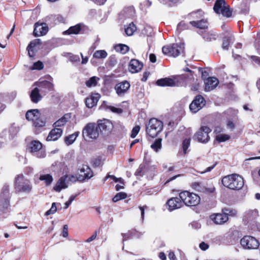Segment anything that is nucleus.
Here are the masks:
<instances>
[{
    "label": "nucleus",
    "instance_id": "nucleus-50",
    "mask_svg": "<svg viewBox=\"0 0 260 260\" xmlns=\"http://www.w3.org/2000/svg\"><path fill=\"white\" fill-rule=\"evenodd\" d=\"M85 84L88 87L96 86L97 85L96 77L93 76L90 78L87 81H86Z\"/></svg>",
    "mask_w": 260,
    "mask_h": 260
},
{
    "label": "nucleus",
    "instance_id": "nucleus-33",
    "mask_svg": "<svg viewBox=\"0 0 260 260\" xmlns=\"http://www.w3.org/2000/svg\"><path fill=\"white\" fill-rule=\"evenodd\" d=\"M189 24L192 26L200 29L207 28L208 25L207 20L203 19L198 21H191Z\"/></svg>",
    "mask_w": 260,
    "mask_h": 260
},
{
    "label": "nucleus",
    "instance_id": "nucleus-30",
    "mask_svg": "<svg viewBox=\"0 0 260 260\" xmlns=\"http://www.w3.org/2000/svg\"><path fill=\"white\" fill-rule=\"evenodd\" d=\"M71 113H66L64 114L60 118H59L58 120H57L53 124V127L58 128L59 127L64 126V125H66L67 122L71 119Z\"/></svg>",
    "mask_w": 260,
    "mask_h": 260
},
{
    "label": "nucleus",
    "instance_id": "nucleus-4",
    "mask_svg": "<svg viewBox=\"0 0 260 260\" xmlns=\"http://www.w3.org/2000/svg\"><path fill=\"white\" fill-rule=\"evenodd\" d=\"M179 197L182 200L183 204L188 207L197 206L201 202V198L198 194L187 190L181 191Z\"/></svg>",
    "mask_w": 260,
    "mask_h": 260
},
{
    "label": "nucleus",
    "instance_id": "nucleus-13",
    "mask_svg": "<svg viewBox=\"0 0 260 260\" xmlns=\"http://www.w3.org/2000/svg\"><path fill=\"white\" fill-rule=\"evenodd\" d=\"M206 104V101L201 95H197L189 105V109L192 112L196 113L202 109Z\"/></svg>",
    "mask_w": 260,
    "mask_h": 260
},
{
    "label": "nucleus",
    "instance_id": "nucleus-6",
    "mask_svg": "<svg viewBox=\"0 0 260 260\" xmlns=\"http://www.w3.org/2000/svg\"><path fill=\"white\" fill-rule=\"evenodd\" d=\"M95 123L100 135L103 137H107L111 134L113 128V125L110 120L107 119H99Z\"/></svg>",
    "mask_w": 260,
    "mask_h": 260
},
{
    "label": "nucleus",
    "instance_id": "nucleus-3",
    "mask_svg": "<svg viewBox=\"0 0 260 260\" xmlns=\"http://www.w3.org/2000/svg\"><path fill=\"white\" fill-rule=\"evenodd\" d=\"M163 128L162 121L155 118H152L146 124V133L150 137L154 138L158 135Z\"/></svg>",
    "mask_w": 260,
    "mask_h": 260
},
{
    "label": "nucleus",
    "instance_id": "nucleus-32",
    "mask_svg": "<svg viewBox=\"0 0 260 260\" xmlns=\"http://www.w3.org/2000/svg\"><path fill=\"white\" fill-rule=\"evenodd\" d=\"M82 24L78 23L74 26H72L70 27L68 29L63 31V35H78L80 34L81 29H82Z\"/></svg>",
    "mask_w": 260,
    "mask_h": 260
},
{
    "label": "nucleus",
    "instance_id": "nucleus-39",
    "mask_svg": "<svg viewBox=\"0 0 260 260\" xmlns=\"http://www.w3.org/2000/svg\"><path fill=\"white\" fill-rule=\"evenodd\" d=\"M115 49L117 52H119L122 54L126 53L129 49V47L125 44H119L115 46Z\"/></svg>",
    "mask_w": 260,
    "mask_h": 260
},
{
    "label": "nucleus",
    "instance_id": "nucleus-54",
    "mask_svg": "<svg viewBox=\"0 0 260 260\" xmlns=\"http://www.w3.org/2000/svg\"><path fill=\"white\" fill-rule=\"evenodd\" d=\"M140 130V126L139 125H136L135 127H134L132 131L131 137L132 138H135L139 133Z\"/></svg>",
    "mask_w": 260,
    "mask_h": 260
},
{
    "label": "nucleus",
    "instance_id": "nucleus-19",
    "mask_svg": "<svg viewBox=\"0 0 260 260\" xmlns=\"http://www.w3.org/2000/svg\"><path fill=\"white\" fill-rule=\"evenodd\" d=\"M178 80L177 78L173 79L171 78H164L157 80L156 84L159 86H169L173 87L178 85Z\"/></svg>",
    "mask_w": 260,
    "mask_h": 260
},
{
    "label": "nucleus",
    "instance_id": "nucleus-31",
    "mask_svg": "<svg viewBox=\"0 0 260 260\" xmlns=\"http://www.w3.org/2000/svg\"><path fill=\"white\" fill-rule=\"evenodd\" d=\"M40 91H41L38 87H35L31 90L30 98L32 103L37 104L42 100V96Z\"/></svg>",
    "mask_w": 260,
    "mask_h": 260
},
{
    "label": "nucleus",
    "instance_id": "nucleus-11",
    "mask_svg": "<svg viewBox=\"0 0 260 260\" xmlns=\"http://www.w3.org/2000/svg\"><path fill=\"white\" fill-rule=\"evenodd\" d=\"M190 186L194 191L206 194L213 193L216 190L213 185L207 187L202 182L194 181L191 183Z\"/></svg>",
    "mask_w": 260,
    "mask_h": 260
},
{
    "label": "nucleus",
    "instance_id": "nucleus-12",
    "mask_svg": "<svg viewBox=\"0 0 260 260\" xmlns=\"http://www.w3.org/2000/svg\"><path fill=\"white\" fill-rule=\"evenodd\" d=\"M42 147V144L38 140L31 141L29 145V151L39 158H43L46 156V152Z\"/></svg>",
    "mask_w": 260,
    "mask_h": 260
},
{
    "label": "nucleus",
    "instance_id": "nucleus-29",
    "mask_svg": "<svg viewBox=\"0 0 260 260\" xmlns=\"http://www.w3.org/2000/svg\"><path fill=\"white\" fill-rule=\"evenodd\" d=\"M41 113L38 109H31L28 110L25 114L26 119L28 121H34L40 116Z\"/></svg>",
    "mask_w": 260,
    "mask_h": 260
},
{
    "label": "nucleus",
    "instance_id": "nucleus-61",
    "mask_svg": "<svg viewBox=\"0 0 260 260\" xmlns=\"http://www.w3.org/2000/svg\"><path fill=\"white\" fill-rule=\"evenodd\" d=\"M68 178H69L68 180L72 182H75L77 181H79L78 175H77V174L76 176H75L73 175H71L68 176Z\"/></svg>",
    "mask_w": 260,
    "mask_h": 260
},
{
    "label": "nucleus",
    "instance_id": "nucleus-2",
    "mask_svg": "<svg viewBox=\"0 0 260 260\" xmlns=\"http://www.w3.org/2000/svg\"><path fill=\"white\" fill-rule=\"evenodd\" d=\"M14 188L16 193H29L32 188L30 181L23 174L17 175L14 180Z\"/></svg>",
    "mask_w": 260,
    "mask_h": 260
},
{
    "label": "nucleus",
    "instance_id": "nucleus-62",
    "mask_svg": "<svg viewBox=\"0 0 260 260\" xmlns=\"http://www.w3.org/2000/svg\"><path fill=\"white\" fill-rule=\"evenodd\" d=\"M62 236L66 238L68 236V226L67 224L64 225L62 230Z\"/></svg>",
    "mask_w": 260,
    "mask_h": 260
},
{
    "label": "nucleus",
    "instance_id": "nucleus-28",
    "mask_svg": "<svg viewBox=\"0 0 260 260\" xmlns=\"http://www.w3.org/2000/svg\"><path fill=\"white\" fill-rule=\"evenodd\" d=\"M68 177V175H66L61 177L57 183L54 187V190L57 192H60L62 189H64L68 187V185L66 184V180Z\"/></svg>",
    "mask_w": 260,
    "mask_h": 260
},
{
    "label": "nucleus",
    "instance_id": "nucleus-9",
    "mask_svg": "<svg viewBox=\"0 0 260 260\" xmlns=\"http://www.w3.org/2000/svg\"><path fill=\"white\" fill-rule=\"evenodd\" d=\"M77 170L79 182H83L93 176V171L86 164L78 165Z\"/></svg>",
    "mask_w": 260,
    "mask_h": 260
},
{
    "label": "nucleus",
    "instance_id": "nucleus-34",
    "mask_svg": "<svg viewBox=\"0 0 260 260\" xmlns=\"http://www.w3.org/2000/svg\"><path fill=\"white\" fill-rule=\"evenodd\" d=\"M218 35L212 31H207L204 33L203 38L205 41L212 42L214 41L218 38Z\"/></svg>",
    "mask_w": 260,
    "mask_h": 260
},
{
    "label": "nucleus",
    "instance_id": "nucleus-27",
    "mask_svg": "<svg viewBox=\"0 0 260 260\" xmlns=\"http://www.w3.org/2000/svg\"><path fill=\"white\" fill-rule=\"evenodd\" d=\"M42 44L41 40L40 39H35L31 41L27 47L26 50L28 51V55L30 57H33L35 55L34 48L38 45Z\"/></svg>",
    "mask_w": 260,
    "mask_h": 260
},
{
    "label": "nucleus",
    "instance_id": "nucleus-59",
    "mask_svg": "<svg viewBox=\"0 0 260 260\" xmlns=\"http://www.w3.org/2000/svg\"><path fill=\"white\" fill-rule=\"evenodd\" d=\"M139 209L141 211V218L142 219H144V215H145V210L148 208V207L146 205H144L143 206H140L139 207Z\"/></svg>",
    "mask_w": 260,
    "mask_h": 260
},
{
    "label": "nucleus",
    "instance_id": "nucleus-48",
    "mask_svg": "<svg viewBox=\"0 0 260 260\" xmlns=\"http://www.w3.org/2000/svg\"><path fill=\"white\" fill-rule=\"evenodd\" d=\"M189 25L184 21H180L177 25V30L179 32L189 29Z\"/></svg>",
    "mask_w": 260,
    "mask_h": 260
},
{
    "label": "nucleus",
    "instance_id": "nucleus-25",
    "mask_svg": "<svg viewBox=\"0 0 260 260\" xmlns=\"http://www.w3.org/2000/svg\"><path fill=\"white\" fill-rule=\"evenodd\" d=\"M38 86L42 93H46L54 90V84L47 80L40 81L38 83Z\"/></svg>",
    "mask_w": 260,
    "mask_h": 260
},
{
    "label": "nucleus",
    "instance_id": "nucleus-58",
    "mask_svg": "<svg viewBox=\"0 0 260 260\" xmlns=\"http://www.w3.org/2000/svg\"><path fill=\"white\" fill-rule=\"evenodd\" d=\"M2 194H3L4 196H5L6 197H10L9 186L8 185H5L3 186Z\"/></svg>",
    "mask_w": 260,
    "mask_h": 260
},
{
    "label": "nucleus",
    "instance_id": "nucleus-5",
    "mask_svg": "<svg viewBox=\"0 0 260 260\" xmlns=\"http://www.w3.org/2000/svg\"><path fill=\"white\" fill-rule=\"evenodd\" d=\"M82 135L86 141H92L96 140L99 136V131L95 123L90 122L85 125L82 129Z\"/></svg>",
    "mask_w": 260,
    "mask_h": 260
},
{
    "label": "nucleus",
    "instance_id": "nucleus-49",
    "mask_svg": "<svg viewBox=\"0 0 260 260\" xmlns=\"http://www.w3.org/2000/svg\"><path fill=\"white\" fill-rule=\"evenodd\" d=\"M230 138V136L229 135L220 134L216 136L215 140L219 143H221L229 140Z\"/></svg>",
    "mask_w": 260,
    "mask_h": 260
},
{
    "label": "nucleus",
    "instance_id": "nucleus-51",
    "mask_svg": "<svg viewBox=\"0 0 260 260\" xmlns=\"http://www.w3.org/2000/svg\"><path fill=\"white\" fill-rule=\"evenodd\" d=\"M188 17L194 19H199L203 16V12L202 10H198L196 12H192L188 14Z\"/></svg>",
    "mask_w": 260,
    "mask_h": 260
},
{
    "label": "nucleus",
    "instance_id": "nucleus-8",
    "mask_svg": "<svg viewBox=\"0 0 260 260\" xmlns=\"http://www.w3.org/2000/svg\"><path fill=\"white\" fill-rule=\"evenodd\" d=\"M211 129L207 126H202L199 130L194 134L193 139L194 140L201 143H207L210 140L209 134L211 132Z\"/></svg>",
    "mask_w": 260,
    "mask_h": 260
},
{
    "label": "nucleus",
    "instance_id": "nucleus-56",
    "mask_svg": "<svg viewBox=\"0 0 260 260\" xmlns=\"http://www.w3.org/2000/svg\"><path fill=\"white\" fill-rule=\"evenodd\" d=\"M91 164L94 167H99L102 164V159L100 157L95 158L92 160Z\"/></svg>",
    "mask_w": 260,
    "mask_h": 260
},
{
    "label": "nucleus",
    "instance_id": "nucleus-41",
    "mask_svg": "<svg viewBox=\"0 0 260 260\" xmlns=\"http://www.w3.org/2000/svg\"><path fill=\"white\" fill-rule=\"evenodd\" d=\"M161 138H159L156 139L154 142L151 145V148L155 151L157 152L159 149L161 148Z\"/></svg>",
    "mask_w": 260,
    "mask_h": 260
},
{
    "label": "nucleus",
    "instance_id": "nucleus-7",
    "mask_svg": "<svg viewBox=\"0 0 260 260\" xmlns=\"http://www.w3.org/2000/svg\"><path fill=\"white\" fill-rule=\"evenodd\" d=\"M183 44H173L170 45L165 46L162 48V52L169 56L176 57L184 52Z\"/></svg>",
    "mask_w": 260,
    "mask_h": 260
},
{
    "label": "nucleus",
    "instance_id": "nucleus-53",
    "mask_svg": "<svg viewBox=\"0 0 260 260\" xmlns=\"http://www.w3.org/2000/svg\"><path fill=\"white\" fill-rule=\"evenodd\" d=\"M144 192L146 195H152L154 193H157V190L155 189V187L153 188H147L145 187L144 189Z\"/></svg>",
    "mask_w": 260,
    "mask_h": 260
},
{
    "label": "nucleus",
    "instance_id": "nucleus-14",
    "mask_svg": "<svg viewBox=\"0 0 260 260\" xmlns=\"http://www.w3.org/2000/svg\"><path fill=\"white\" fill-rule=\"evenodd\" d=\"M222 35V43L221 47L224 50H228L235 41L234 36L230 31L228 30L224 31Z\"/></svg>",
    "mask_w": 260,
    "mask_h": 260
},
{
    "label": "nucleus",
    "instance_id": "nucleus-57",
    "mask_svg": "<svg viewBox=\"0 0 260 260\" xmlns=\"http://www.w3.org/2000/svg\"><path fill=\"white\" fill-rule=\"evenodd\" d=\"M199 71L201 72L202 79L206 81V79L208 78V72L204 69L201 68H199Z\"/></svg>",
    "mask_w": 260,
    "mask_h": 260
},
{
    "label": "nucleus",
    "instance_id": "nucleus-20",
    "mask_svg": "<svg viewBox=\"0 0 260 260\" xmlns=\"http://www.w3.org/2000/svg\"><path fill=\"white\" fill-rule=\"evenodd\" d=\"M210 217L216 224H223L229 220L228 216L222 211L221 213L212 214Z\"/></svg>",
    "mask_w": 260,
    "mask_h": 260
},
{
    "label": "nucleus",
    "instance_id": "nucleus-36",
    "mask_svg": "<svg viewBox=\"0 0 260 260\" xmlns=\"http://www.w3.org/2000/svg\"><path fill=\"white\" fill-rule=\"evenodd\" d=\"M225 5L226 3L224 0H216L213 7L214 11L216 13L220 14V11Z\"/></svg>",
    "mask_w": 260,
    "mask_h": 260
},
{
    "label": "nucleus",
    "instance_id": "nucleus-37",
    "mask_svg": "<svg viewBox=\"0 0 260 260\" xmlns=\"http://www.w3.org/2000/svg\"><path fill=\"white\" fill-rule=\"evenodd\" d=\"M136 30L137 27L134 22H131L126 27H125V34L128 36L133 35Z\"/></svg>",
    "mask_w": 260,
    "mask_h": 260
},
{
    "label": "nucleus",
    "instance_id": "nucleus-47",
    "mask_svg": "<svg viewBox=\"0 0 260 260\" xmlns=\"http://www.w3.org/2000/svg\"><path fill=\"white\" fill-rule=\"evenodd\" d=\"M127 197V194L124 192H120L116 194L113 198V202H117L121 200L124 199Z\"/></svg>",
    "mask_w": 260,
    "mask_h": 260
},
{
    "label": "nucleus",
    "instance_id": "nucleus-40",
    "mask_svg": "<svg viewBox=\"0 0 260 260\" xmlns=\"http://www.w3.org/2000/svg\"><path fill=\"white\" fill-rule=\"evenodd\" d=\"M107 52L104 50H96L93 54V57L96 59H104L107 57Z\"/></svg>",
    "mask_w": 260,
    "mask_h": 260
},
{
    "label": "nucleus",
    "instance_id": "nucleus-45",
    "mask_svg": "<svg viewBox=\"0 0 260 260\" xmlns=\"http://www.w3.org/2000/svg\"><path fill=\"white\" fill-rule=\"evenodd\" d=\"M106 102L105 101L103 102V103L102 105V107H106L105 108L106 109H109L112 112L116 113H121L122 112V109L121 108H116L114 106H106Z\"/></svg>",
    "mask_w": 260,
    "mask_h": 260
},
{
    "label": "nucleus",
    "instance_id": "nucleus-64",
    "mask_svg": "<svg viewBox=\"0 0 260 260\" xmlns=\"http://www.w3.org/2000/svg\"><path fill=\"white\" fill-rule=\"evenodd\" d=\"M226 125L227 127L231 130H233L235 127L234 123L231 120H228L227 121Z\"/></svg>",
    "mask_w": 260,
    "mask_h": 260
},
{
    "label": "nucleus",
    "instance_id": "nucleus-16",
    "mask_svg": "<svg viewBox=\"0 0 260 260\" xmlns=\"http://www.w3.org/2000/svg\"><path fill=\"white\" fill-rule=\"evenodd\" d=\"M152 169H154V168L150 165V161L144 159L143 163L140 165L139 168L136 171L135 175L142 177Z\"/></svg>",
    "mask_w": 260,
    "mask_h": 260
},
{
    "label": "nucleus",
    "instance_id": "nucleus-10",
    "mask_svg": "<svg viewBox=\"0 0 260 260\" xmlns=\"http://www.w3.org/2000/svg\"><path fill=\"white\" fill-rule=\"evenodd\" d=\"M242 247L245 249H256L259 247L258 241L254 237L246 235L240 240Z\"/></svg>",
    "mask_w": 260,
    "mask_h": 260
},
{
    "label": "nucleus",
    "instance_id": "nucleus-15",
    "mask_svg": "<svg viewBox=\"0 0 260 260\" xmlns=\"http://www.w3.org/2000/svg\"><path fill=\"white\" fill-rule=\"evenodd\" d=\"M48 25L46 23L39 21L34 25L33 35L36 37L43 36L48 32Z\"/></svg>",
    "mask_w": 260,
    "mask_h": 260
},
{
    "label": "nucleus",
    "instance_id": "nucleus-44",
    "mask_svg": "<svg viewBox=\"0 0 260 260\" xmlns=\"http://www.w3.org/2000/svg\"><path fill=\"white\" fill-rule=\"evenodd\" d=\"M222 212L224 213L229 217V216L235 217L237 215V211L236 209L224 208L222 209Z\"/></svg>",
    "mask_w": 260,
    "mask_h": 260
},
{
    "label": "nucleus",
    "instance_id": "nucleus-22",
    "mask_svg": "<svg viewBox=\"0 0 260 260\" xmlns=\"http://www.w3.org/2000/svg\"><path fill=\"white\" fill-rule=\"evenodd\" d=\"M100 98V94L98 93H92L89 97L85 99L86 106L88 108H92L95 106Z\"/></svg>",
    "mask_w": 260,
    "mask_h": 260
},
{
    "label": "nucleus",
    "instance_id": "nucleus-46",
    "mask_svg": "<svg viewBox=\"0 0 260 260\" xmlns=\"http://www.w3.org/2000/svg\"><path fill=\"white\" fill-rule=\"evenodd\" d=\"M191 139L186 138L184 139L182 143V147L183 151L184 154H186L187 153V150L190 146Z\"/></svg>",
    "mask_w": 260,
    "mask_h": 260
},
{
    "label": "nucleus",
    "instance_id": "nucleus-18",
    "mask_svg": "<svg viewBox=\"0 0 260 260\" xmlns=\"http://www.w3.org/2000/svg\"><path fill=\"white\" fill-rule=\"evenodd\" d=\"M183 204L182 200L177 197H173L169 199L166 203L167 209L172 211L175 209L180 208L183 206Z\"/></svg>",
    "mask_w": 260,
    "mask_h": 260
},
{
    "label": "nucleus",
    "instance_id": "nucleus-38",
    "mask_svg": "<svg viewBox=\"0 0 260 260\" xmlns=\"http://www.w3.org/2000/svg\"><path fill=\"white\" fill-rule=\"evenodd\" d=\"M181 0H162L160 4L168 8H171L177 5Z\"/></svg>",
    "mask_w": 260,
    "mask_h": 260
},
{
    "label": "nucleus",
    "instance_id": "nucleus-1",
    "mask_svg": "<svg viewBox=\"0 0 260 260\" xmlns=\"http://www.w3.org/2000/svg\"><path fill=\"white\" fill-rule=\"evenodd\" d=\"M222 184L226 188L233 190H239L242 188L244 182L243 178L237 174H232L223 177Z\"/></svg>",
    "mask_w": 260,
    "mask_h": 260
},
{
    "label": "nucleus",
    "instance_id": "nucleus-24",
    "mask_svg": "<svg viewBox=\"0 0 260 260\" xmlns=\"http://www.w3.org/2000/svg\"><path fill=\"white\" fill-rule=\"evenodd\" d=\"M46 124V119L41 118L40 116L33 121L32 126L34 127L35 133L39 134L44 130Z\"/></svg>",
    "mask_w": 260,
    "mask_h": 260
},
{
    "label": "nucleus",
    "instance_id": "nucleus-55",
    "mask_svg": "<svg viewBox=\"0 0 260 260\" xmlns=\"http://www.w3.org/2000/svg\"><path fill=\"white\" fill-rule=\"evenodd\" d=\"M56 210L57 208L56 206V203H53L52 204L51 208L45 213V215L48 216L50 214H54L56 212Z\"/></svg>",
    "mask_w": 260,
    "mask_h": 260
},
{
    "label": "nucleus",
    "instance_id": "nucleus-42",
    "mask_svg": "<svg viewBox=\"0 0 260 260\" xmlns=\"http://www.w3.org/2000/svg\"><path fill=\"white\" fill-rule=\"evenodd\" d=\"M39 179L41 181H44L47 185H50L53 181L52 175L49 174L41 175Z\"/></svg>",
    "mask_w": 260,
    "mask_h": 260
},
{
    "label": "nucleus",
    "instance_id": "nucleus-35",
    "mask_svg": "<svg viewBox=\"0 0 260 260\" xmlns=\"http://www.w3.org/2000/svg\"><path fill=\"white\" fill-rule=\"evenodd\" d=\"M80 134L79 132H76L68 136H66L64 138V142L67 145H70L72 144L75 140L76 139L77 137L79 136Z\"/></svg>",
    "mask_w": 260,
    "mask_h": 260
},
{
    "label": "nucleus",
    "instance_id": "nucleus-43",
    "mask_svg": "<svg viewBox=\"0 0 260 260\" xmlns=\"http://www.w3.org/2000/svg\"><path fill=\"white\" fill-rule=\"evenodd\" d=\"M232 10H231L229 6H225L223 7L222 9L220 11V13H221L223 16L229 18L232 15Z\"/></svg>",
    "mask_w": 260,
    "mask_h": 260
},
{
    "label": "nucleus",
    "instance_id": "nucleus-17",
    "mask_svg": "<svg viewBox=\"0 0 260 260\" xmlns=\"http://www.w3.org/2000/svg\"><path fill=\"white\" fill-rule=\"evenodd\" d=\"M131 85L126 80L117 83L114 87L116 93L119 96H123L129 90Z\"/></svg>",
    "mask_w": 260,
    "mask_h": 260
},
{
    "label": "nucleus",
    "instance_id": "nucleus-23",
    "mask_svg": "<svg viewBox=\"0 0 260 260\" xmlns=\"http://www.w3.org/2000/svg\"><path fill=\"white\" fill-rule=\"evenodd\" d=\"M63 130L61 128L54 127L49 133L46 138L47 141H55L62 135Z\"/></svg>",
    "mask_w": 260,
    "mask_h": 260
},
{
    "label": "nucleus",
    "instance_id": "nucleus-26",
    "mask_svg": "<svg viewBox=\"0 0 260 260\" xmlns=\"http://www.w3.org/2000/svg\"><path fill=\"white\" fill-rule=\"evenodd\" d=\"M219 81L215 77H208L205 81V90L209 91L214 89L218 84Z\"/></svg>",
    "mask_w": 260,
    "mask_h": 260
},
{
    "label": "nucleus",
    "instance_id": "nucleus-52",
    "mask_svg": "<svg viewBox=\"0 0 260 260\" xmlns=\"http://www.w3.org/2000/svg\"><path fill=\"white\" fill-rule=\"evenodd\" d=\"M44 67L43 63L41 61L39 60L34 63L32 69L41 70L44 68Z\"/></svg>",
    "mask_w": 260,
    "mask_h": 260
},
{
    "label": "nucleus",
    "instance_id": "nucleus-60",
    "mask_svg": "<svg viewBox=\"0 0 260 260\" xmlns=\"http://www.w3.org/2000/svg\"><path fill=\"white\" fill-rule=\"evenodd\" d=\"M209 247V245L204 242H202L199 245L200 249L204 251L208 249Z\"/></svg>",
    "mask_w": 260,
    "mask_h": 260
},
{
    "label": "nucleus",
    "instance_id": "nucleus-63",
    "mask_svg": "<svg viewBox=\"0 0 260 260\" xmlns=\"http://www.w3.org/2000/svg\"><path fill=\"white\" fill-rule=\"evenodd\" d=\"M111 178L115 182H117L118 181V179L116 178L114 175H107L104 179V182H105L108 178Z\"/></svg>",
    "mask_w": 260,
    "mask_h": 260
},
{
    "label": "nucleus",
    "instance_id": "nucleus-21",
    "mask_svg": "<svg viewBox=\"0 0 260 260\" xmlns=\"http://www.w3.org/2000/svg\"><path fill=\"white\" fill-rule=\"evenodd\" d=\"M143 67V63L136 59L131 60L128 64V70L132 73L140 72Z\"/></svg>",
    "mask_w": 260,
    "mask_h": 260
}]
</instances>
